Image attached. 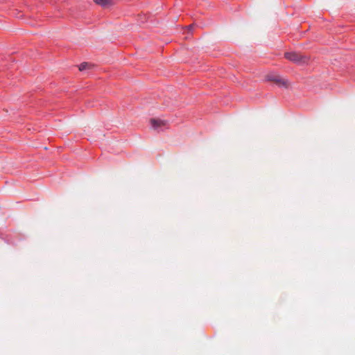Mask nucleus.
Returning <instances> with one entry per match:
<instances>
[{
    "mask_svg": "<svg viewBox=\"0 0 355 355\" xmlns=\"http://www.w3.org/2000/svg\"><path fill=\"white\" fill-rule=\"evenodd\" d=\"M94 1L103 7L110 6L114 3V0H94Z\"/></svg>",
    "mask_w": 355,
    "mask_h": 355,
    "instance_id": "nucleus-4",
    "label": "nucleus"
},
{
    "mask_svg": "<svg viewBox=\"0 0 355 355\" xmlns=\"http://www.w3.org/2000/svg\"><path fill=\"white\" fill-rule=\"evenodd\" d=\"M268 80L275 83L279 87L288 88L290 85L289 82L287 79L282 78L277 74H270L268 76Z\"/></svg>",
    "mask_w": 355,
    "mask_h": 355,
    "instance_id": "nucleus-1",
    "label": "nucleus"
},
{
    "mask_svg": "<svg viewBox=\"0 0 355 355\" xmlns=\"http://www.w3.org/2000/svg\"><path fill=\"white\" fill-rule=\"evenodd\" d=\"M188 28H189V29H191V28H192V25H189V26H188Z\"/></svg>",
    "mask_w": 355,
    "mask_h": 355,
    "instance_id": "nucleus-6",
    "label": "nucleus"
},
{
    "mask_svg": "<svg viewBox=\"0 0 355 355\" xmlns=\"http://www.w3.org/2000/svg\"><path fill=\"white\" fill-rule=\"evenodd\" d=\"M150 125L152 126V128L157 130L160 128L164 127L166 125V121L159 119H151L150 120Z\"/></svg>",
    "mask_w": 355,
    "mask_h": 355,
    "instance_id": "nucleus-3",
    "label": "nucleus"
},
{
    "mask_svg": "<svg viewBox=\"0 0 355 355\" xmlns=\"http://www.w3.org/2000/svg\"><path fill=\"white\" fill-rule=\"evenodd\" d=\"M285 58L295 63H305L307 58L296 52H288L285 53Z\"/></svg>",
    "mask_w": 355,
    "mask_h": 355,
    "instance_id": "nucleus-2",
    "label": "nucleus"
},
{
    "mask_svg": "<svg viewBox=\"0 0 355 355\" xmlns=\"http://www.w3.org/2000/svg\"><path fill=\"white\" fill-rule=\"evenodd\" d=\"M91 66L90 64L87 63V62H83L82 64H80L79 66V70L80 71H83V70H85L86 69L89 68V67Z\"/></svg>",
    "mask_w": 355,
    "mask_h": 355,
    "instance_id": "nucleus-5",
    "label": "nucleus"
}]
</instances>
